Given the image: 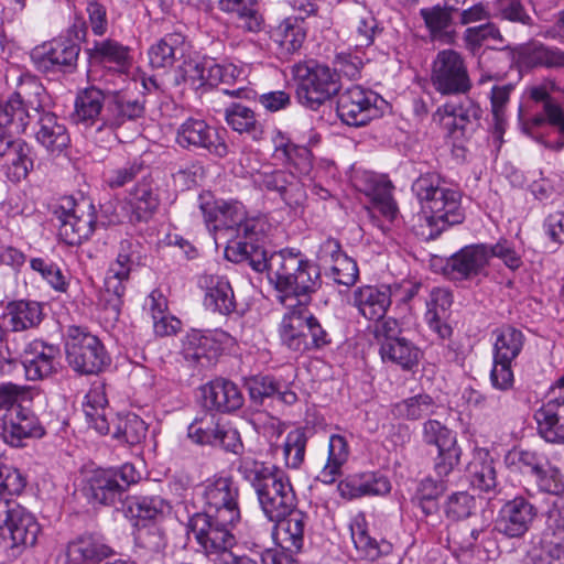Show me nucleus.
Returning a JSON list of instances; mask_svg holds the SVG:
<instances>
[{
    "label": "nucleus",
    "instance_id": "nucleus-1",
    "mask_svg": "<svg viewBox=\"0 0 564 564\" xmlns=\"http://www.w3.org/2000/svg\"><path fill=\"white\" fill-rule=\"evenodd\" d=\"M412 191L422 213L419 234L425 239H435L448 227L463 223L462 194L441 175L426 173L419 176L412 184Z\"/></svg>",
    "mask_w": 564,
    "mask_h": 564
},
{
    "label": "nucleus",
    "instance_id": "nucleus-2",
    "mask_svg": "<svg viewBox=\"0 0 564 564\" xmlns=\"http://www.w3.org/2000/svg\"><path fill=\"white\" fill-rule=\"evenodd\" d=\"M237 470L254 490L259 506L269 520H280L296 507L293 486L278 467L243 456L238 460Z\"/></svg>",
    "mask_w": 564,
    "mask_h": 564
},
{
    "label": "nucleus",
    "instance_id": "nucleus-3",
    "mask_svg": "<svg viewBox=\"0 0 564 564\" xmlns=\"http://www.w3.org/2000/svg\"><path fill=\"white\" fill-rule=\"evenodd\" d=\"M145 260V249L140 241L127 238L119 242L117 257L106 271L104 288L99 294V305L107 323L119 321L130 275L144 267Z\"/></svg>",
    "mask_w": 564,
    "mask_h": 564
},
{
    "label": "nucleus",
    "instance_id": "nucleus-4",
    "mask_svg": "<svg viewBox=\"0 0 564 564\" xmlns=\"http://www.w3.org/2000/svg\"><path fill=\"white\" fill-rule=\"evenodd\" d=\"M321 272L317 265L306 259L301 251L283 249L273 252L270 267V282L284 293L281 302H293L296 299L310 300V294L319 286Z\"/></svg>",
    "mask_w": 564,
    "mask_h": 564
},
{
    "label": "nucleus",
    "instance_id": "nucleus-5",
    "mask_svg": "<svg viewBox=\"0 0 564 564\" xmlns=\"http://www.w3.org/2000/svg\"><path fill=\"white\" fill-rule=\"evenodd\" d=\"M44 87L32 76H21L17 91L0 104V158H6L15 135L25 132L30 122V110L39 112L40 96Z\"/></svg>",
    "mask_w": 564,
    "mask_h": 564
},
{
    "label": "nucleus",
    "instance_id": "nucleus-6",
    "mask_svg": "<svg viewBox=\"0 0 564 564\" xmlns=\"http://www.w3.org/2000/svg\"><path fill=\"white\" fill-rule=\"evenodd\" d=\"M296 84V96L305 107L316 110L341 88L340 80L328 65L310 59L291 67Z\"/></svg>",
    "mask_w": 564,
    "mask_h": 564
},
{
    "label": "nucleus",
    "instance_id": "nucleus-7",
    "mask_svg": "<svg viewBox=\"0 0 564 564\" xmlns=\"http://www.w3.org/2000/svg\"><path fill=\"white\" fill-rule=\"evenodd\" d=\"M40 532L34 514L15 500L0 497V547L19 555L35 545Z\"/></svg>",
    "mask_w": 564,
    "mask_h": 564
},
{
    "label": "nucleus",
    "instance_id": "nucleus-8",
    "mask_svg": "<svg viewBox=\"0 0 564 564\" xmlns=\"http://www.w3.org/2000/svg\"><path fill=\"white\" fill-rule=\"evenodd\" d=\"M240 520L223 516L197 512L189 519V530L206 556L215 564V558L228 552L236 544L234 528Z\"/></svg>",
    "mask_w": 564,
    "mask_h": 564
},
{
    "label": "nucleus",
    "instance_id": "nucleus-9",
    "mask_svg": "<svg viewBox=\"0 0 564 564\" xmlns=\"http://www.w3.org/2000/svg\"><path fill=\"white\" fill-rule=\"evenodd\" d=\"M139 479L140 474L132 464H123L117 469H97L87 478L84 491L93 502L115 506L123 501L127 489Z\"/></svg>",
    "mask_w": 564,
    "mask_h": 564
},
{
    "label": "nucleus",
    "instance_id": "nucleus-10",
    "mask_svg": "<svg viewBox=\"0 0 564 564\" xmlns=\"http://www.w3.org/2000/svg\"><path fill=\"white\" fill-rule=\"evenodd\" d=\"M509 466L524 476L534 478L538 488L546 494L560 495L564 491V479L558 467L540 452L513 449L506 457Z\"/></svg>",
    "mask_w": 564,
    "mask_h": 564
},
{
    "label": "nucleus",
    "instance_id": "nucleus-11",
    "mask_svg": "<svg viewBox=\"0 0 564 564\" xmlns=\"http://www.w3.org/2000/svg\"><path fill=\"white\" fill-rule=\"evenodd\" d=\"M431 83L444 96L465 95L473 87L466 63L454 50L437 53L432 64Z\"/></svg>",
    "mask_w": 564,
    "mask_h": 564
},
{
    "label": "nucleus",
    "instance_id": "nucleus-12",
    "mask_svg": "<svg viewBox=\"0 0 564 564\" xmlns=\"http://www.w3.org/2000/svg\"><path fill=\"white\" fill-rule=\"evenodd\" d=\"M58 237L68 246H78L89 239L97 224L96 209L91 202L82 199L73 203L70 209L56 212Z\"/></svg>",
    "mask_w": 564,
    "mask_h": 564
},
{
    "label": "nucleus",
    "instance_id": "nucleus-13",
    "mask_svg": "<svg viewBox=\"0 0 564 564\" xmlns=\"http://www.w3.org/2000/svg\"><path fill=\"white\" fill-rule=\"evenodd\" d=\"M176 142L184 149L206 150L217 158H225L229 153L228 144L219 131L205 120L187 118L176 131Z\"/></svg>",
    "mask_w": 564,
    "mask_h": 564
},
{
    "label": "nucleus",
    "instance_id": "nucleus-14",
    "mask_svg": "<svg viewBox=\"0 0 564 564\" xmlns=\"http://www.w3.org/2000/svg\"><path fill=\"white\" fill-rule=\"evenodd\" d=\"M200 496L204 500V511L240 520L239 486L230 477H218L206 480L202 486Z\"/></svg>",
    "mask_w": 564,
    "mask_h": 564
},
{
    "label": "nucleus",
    "instance_id": "nucleus-15",
    "mask_svg": "<svg viewBox=\"0 0 564 564\" xmlns=\"http://www.w3.org/2000/svg\"><path fill=\"white\" fill-rule=\"evenodd\" d=\"M377 101V94L356 85L338 96L336 111L344 123L360 127L378 115Z\"/></svg>",
    "mask_w": 564,
    "mask_h": 564
},
{
    "label": "nucleus",
    "instance_id": "nucleus-16",
    "mask_svg": "<svg viewBox=\"0 0 564 564\" xmlns=\"http://www.w3.org/2000/svg\"><path fill=\"white\" fill-rule=\"evenodd\" d=\"M481 116L480 107L471 99L459 102H446L433 115L453 139L465 138L478 126Z\"/></svg>",
    "mask_w": 564,
    "mask_h": 564
},
{
    "label": "nucleus",
    "instance_id": "nucleus-17",
    "mask_svg": "<svg viewBox=\"0 0 564 564\" xmlns=\"http://www.w3.org/2000/svg\"><path fill=\"white\" fill-rule=\"evenodd\" d=\"M145 113L144 100L132 98L120 91H108L107 108L101 117V123L97 132H107L116 135V131L122 126L135 122Z\"/></svg>",
    "mask_w": 564,
    "mask_h": 564
},
{
    "label": "nucleus",
    "instance_id": "nucleus-18",
    "mask_svg": "<svg viewBox=\"0 0 564 564\" xmlns=\"http://www.w3.org/2000/svg\"><path fill=\"white\" fill-rule=\"evenodd\" d=\"M310 300L296 299L293 302H283L286 312L280 324V337L286 349L304 352L308 348L304 329L312 318L307 305Z\"/></svg>",
    "mask_w": 564,
    "mask_h": 564
},
{
    "label": "nucleus",
    "instance_id": "nucleus-19",
    "mask_svg": "<svg viewBox=\"0 0 564 564\" xmlns=\"http://www.w3.org/2000/svg\"><path fill=\"white\" fill-rule=\"evenodd\" d=\"M538 509L527 498L514 497L499 510L495 530L510 539L522 538L531 528Z\"/></svg>",
    "mask_w": 564,
    "mask_h": 564
},
{
    "label": "nucleus",
    "instance_id": "nucleus-20",
    "mask_svg": "<svg viewBox=\"0 0 564 564\" xmlns=\"http://www.w3.org/2000/svg\"><path fill=\"white\" fill-rule=\"evenodd\" d=\"M186 80L195 88L232 85L243 82V69L232 63H216L213 58L189 64L185 69Z\"/></svg>",
    "mask_w": 564,
    "mask_h": 564
},
{
    "label": "nucleus",
    "instance_id": "nucleus-21",
    "mask_svg": "<svg viewBox=\"0 0 564 564\" xmlns=\"http://www.w3.org/2000/svg\"><path fill=\"white\" fill-rule=\"evenodd\" d=\"M44 95L45 90L40 96L41 107L39 112L29 108L31 115L30 119L35 116L39 117L34 127V137L36 142L48 153L58 155L67 149L70 138L62 119L53 112H45L42 110Z\"/></svg>",
    "mask_w": 564,
    "mask_h": 564
},
{
    "label": "nucleus",
    "instance_id": "nucleus-22",
    "mask_svg": "<svg viewBox=\"0 0 564 564\" xmlns=\"http://www.w3.org/2000/svg\"><path fill=\"white\" fill-rule=\"evenodd\" d=\"M488 263L489 246L470 245L451 256L446 260L443 272L449 280H469L479 275Z\"/></svg>",
    "mask_w": 564,
    "mask_h": 564
},
{
    "label": "nucleus",
    "instance_id": "nucleus-23",
    "mask_svg": "<svg viewBox=\"0 0 564 564\" xmlns=\"http://www.w3.org/2000/svg\"><path fill=\"white\" fill-rule=\"evenodd\" d=\"M78 54L79 46L76 43L67 39H57L34 47L31 51V59L40 72L50 73L73 66Z\"/></svg>",
    "mask_w": 564,
    "mask_h": 564
},
{
    "label": "nucleus",
    "instance_id": "nucleus-24",
    "mask_svg": "<svg viewBox=\"0 0 564 564\" xmlns=\"http://www.w3.org/2000/svg\"><path fill=\"white\" fill-rule=\"evenodd\" d=\"M1 427L3 441L13 447L23 446L25 438L41 437L44 434L37 417L21 405L2 415Z\"/></svg>",
    "mask_w": 564,
    "mask_h": 564
},
{
    "label": "nucleus",
    "instance_id": "nucleus-25",
    "mask_svg": "<svg viewBox=\"0 0 564 564\" xmlns=\"http://www.w3.org/2000/svg\"><path fill=\"white\" fill-rule=\"evenodd\" d=\"M109 89H102L96 85H91L78 91L75 99V109L72 119L77 124L85 127H95L101 123V117L107 108Z\"/></svg>",
    "mask_w": 564,
    "mask_h": 564
},
{
    "label": "nucleus",
    "instance_id": "nucleus-26",
    "mask_svg": "<svg viewBox=\"0 0 564 564\" xmlns=\"http://www.w3.org/2000/svg\"><path fill=\"white\" fill-rule=\"evenodd\" d=\"M203 405L209 411L230 413L243 405V395L237 384L219 378L202 388Z\"/></svg>",
    "mask_w": 564,
    "mask_h": 564
},
{
    "label": "nucleus",
    "instance_id": "nucleus-27",
    "mask_svg": "<svg viewBox=\"0 0 564 564\" xmlns=\"http://www.w3.org/2000/svg\"><path fill=\"white\" fill-rule=\"evenodd\" d=\"M346 23L349 40L356 47L372 45L376 36L381 32L372 11L362 3L356 2L348 9Z\"/></svg>",
    "mask_w": 564,
    "mask_h": 564
},
{
    "label": "nucleus",
    "instance_id": "nucleus-28",
    "mask_svg": "<svg viewBox=\"0 0 564 564\" xmlns=\"http://www.w3.org/2000/svg\"><path fill=\"white\" fill-rule=\"evenodd\" d=\"M339 495L345 499L365 496H383L390 492L389 479L378 473L355 474L340 480L337 486Z\"/></svg>",
    "mask_w": 564,
    "mask_h": 564
},
{
    "label": "nucleus",
    "instance_id": "nucleus-29",
    "mask_svg": "<svg viewBox=\"0 0 564 564\" xmlns=\"http://www.w3.org/2000/svg\"><path fill=\"white\" fill-rule=\"evenodd\" d=\"M467 477L470 486L479 492L489 496L498 494L496 462L488 451L477 449L471 462L467 466Z\"/></svg>",
    "mask_w": 564,
    "mask_h": 564
},
{
    "label": "nucleus",
    "instance_id": "nucleus-30",
    "mask_svg": "<svg viewBox=\"0 0 564 564\" xmlns=\"http://www.w3.org/2000/svg\"><path fill=\"white\" fill-rule=\"evenodd\" d=\"M160 203L159 184L147 177L138 182L128 196V205L138 221L149 220L158 212Z\"/></svg>",
    "mask_w": 564,
    "mask_h": 564
},
{
    "label": "nucleus",
    "instance_id": "nucleus-31",
    "mask_svg": "<svg viewBox=\"0 0 564 564\" xmlns=\"http://www.w3.org/2000/svg\"><path fill=\"white\" fill-rule=\"evenodd\" d=\"M42 304L36 301H12L1 316L2 326L12 332L36 327L43 319Z\"/></svg>",
    "mask_w": 564,
    "mask_h": 564
},
{
    "label": "nucleus",
    "instance_id": "nucleus-32",
    "mask_svg": "<svg viewBox=\"0 0 564 564\" xmlns=\"http://www.w3.org/2000/svg\"><path fill=\"white\" fill-rule=\"evenodd\" d=\"M534 416L539 432L546 442H564V397L549 400Z\"/></svg>",
    "mask_w": 564,
    "mask_h": 564
},
{
    "label": "nucleus",
    "instance_id": "nucleus-33",
    "mask_svg": "<svg viewBox=\"0 0 564 564\" xmlns=\"http://www.w3.org/2000/svg\"><path fill=\"white\" fill-rule=\"evenodd\" d=\"M305 39V21L299 17L285 18L271 31V40L278 45V54L281 58H288L297 52Z\"/></svg>",
    "mask_w": 564,
    "mask_h": 564
},
{
    "label": "nucleus",
    "instance_id": "nucleus-34",
    "mask_svg": "<svg viewBox=\"0 0 564 564\" xmlns=\"http://www.w3.org/2000/svg\"><path fill=\"white\" fill-rule=\"evenodd\" d=\"M307 514L296 507L276 522L274 536L279 545L291 553L299 552L304 542Z\"/></svg>",
    "mask_w": 564,
    "mask_h": 564
},
{
    "label": "nucleus",
    "instance_id": "nucleus-35",
    "mask_svg": "<svg viewBox=\"0 0 564 564\" xmlns=\"http://www.w3.org/2000/svg\"><path fill=\"white\" fill-rule=\"evenodd\" d=\"M199 283L206 290L204 305L207 310L223 315L235 311L234 291L227 279L219 275H205Z\"/></svg>",
    "mask_w": 564,
    "mask_h": 564
},
{
    "label": "nucleus",
    "instance_id": "nucleus-36",
    "mask_svg": "<svg viewBox=\"0 0 564 564\" xmlns=\"http://www.w3.org/2000/svg\"><path fill=\"white\" fill-rule=\"evenodd\" d=\"M354 304L366 318L379 321L384 317L391 304V292L386 286H361L354 293Z\"/></svg>",
    "mask_w": 564,
    "mask_h": 564
},
{
    "label": "nucleus",
    "instance_id": "nucleus-37",
    "mask_svg": "<svg viewBox=\"0 0 564 564\" xmlns=\"http://www.w3.org/2000/svg\"><path fill=\"white\" fill-rule=\"evenodd\" d=\"M250 398L256 402H261L264 398H275L276 400L292 405L297 401L296 393L280 380L271 376H252L245 382Z\"/></svg>",
    "mask_w": 564,
    "mask_h": 564
},
{
    "label": "nucleus",
    "instance_id": "nucleus-38",
    "mask_svg": "<svg viewBox=\"0 0 564 564\" xmlns=\"http://www.w3.org/2000/svg\"><path fill=\"white\" fill-rule=\"evenodd\" d=\"M184 53L185 36L180 32L167 33L150 46L149 63L153 68H170Z\"/></svg>",
    "mask_w": 564,
    "mask_h": 564
},
{
    "label": "nucleus",
    "instance_id": "nucleus-39",
    "mask_svg": "<svg viewBox=\"0 0 564 564\" xmlns=\"http://www.w3.org/2000/svg\"><path fill=\"white\" fill-rule=\"evenodd\" d=\"M183 349L208 351L231 350L235 348L236 340L223 329L197 330L192 329L182 339Z\"/></svg>",
    "mask_w": 564,
    "mask_h": 564
},
{
    "label": "nucleus",
    "instance_id": "nucleus-40",
    "mask_svg": "<svg viewBox=\"0 0 564 564\" xmlns=\"http://www.w3.org/2000/svg\"><path fill=\"white\" fill-rule=\"evenodd\" d=\"M452 303V293L442 288L433 289L426 302L427 311L425 313V319L430 328L442 339L448 338L453 332L449 325L443 323Z\"/></svg>",
    "mask_w": 564,
    "mask_h": 564
},
{
    "label": "nucleus",
    "instance_id": "nucleus-41",
    "mask_svg": "<svg viewBox=\"0 0 564 564\" xmlns=\"http://www.w3.org/2000/svg\"><path fill=\"white\" fill-rule=\"evenodd\" d=\"M226 258L231 262H247L254 271H267L270 280V267L273 253L269 257L258 245L249 241H231L225 250Z\"/></svg>",
    "mask_w": 564,
    "mask_h": 564
},
{
    "label": "nucleus",
    "instance_id": "nucleus-42",
    "mask_svg": "<svg viewBox=\"0 0 564 564\" xmlns=\"http://www.w3.org/2000/svg\"><path fill=\"white\" fill-rule=\"evenodd\" d=\"M126 514L135 519V523L158 522L170 509L169 503L159 496H133L126 499Z\"/></svg>",
    "mask_w": 564,
    "mask_h": 564
},
{
    "label": "nucleus",
    "instance_id": "nucleus-43",
    "mask_svg": "<svg viewBox=\"0 0 564 564\" xmlns=\"http://www.w3.org/2000/svg\"><path fill=\"white\" fill-rule=\"evenodd\" d=\"M107 405L108 399L105 386L102 383H94L85 395L83 406L89 426L101 435L110 433V425L106 414Z\"/></svg>",
    "mask_w": 564,
    "mask_h": 564
},
{
    "label": "nucleus",
    "instance_id": "nucleus-44",
    "mask_svg": "<svg viewBox=\"0 0 564 564\" xmlns=\"http://www.w3.org/2000/svg\"><path fill=\"white\" fill-rule=\"evenodd\" d=\"M134 527V553L138 557L150 560L164 550L166 539L158 522L138 523Z\"/></svg>",
    "mask_w": 564,
    "mask_h": 564
},
{
    "label": "nucleus",
    "instance_id": "nucleus-45",
    "mask_svg": "<svg viewBox=\"0 0 564 564\" xmlns=\"http://www.w3.org/2000/svg\"><path fill=\"white\" fill-rule=\"evenodd\" d=\"M112 554L109 545L93 535L80 536L67 546V556L73 564L100 562Z\"/></svg>",
    "mask_w": 564,
    "mask_h": 564
},
{
    "label": "nucleus",
    "instance_id": "nucleus-46",
    "mask_svg": "<svg viewBox=\"0 0 564 564\" xmlns=\"http://www.w3.org/2000/svg\"><path fill=\"white\" fill-rule=\"evenodd\" d=\"M530 98L536 102H543V112L546 115L547 123L556 128L560 133V140L549 143L547 147L555 151L562 150L564 148V109L543 86L531 88Z\"/></svg>",
    "mask_w": 564,
    "mask_h": 564
},
{
    "label": "nucleus",
    "instance_id": "nucleus-47",
    "mask_svg": "<svg viewBox=\"0 0 564 564\" xmlns=\"http://www.w3.org/2000/svg\"><path fill=\"white\" fill-rule=\"evenodd\" d=\"M225 121L234 131L247 133L256 140L262 134V127L254 111L240 102H232L225 109Z\"/></svg>",
    "mask_w": 564,
    "mask_h": 564
},
{
    "label": "nucleus",
    "instance_id": "nucleus-48",
    "mask_svg": "<svg viewBox=\"0 0 564 564\" xmlns=\"http://www.w3.org/2000/svg\"><path fill=\"white\" fill-rule=\"evenodd\" d=\"M435 409L434 399L426 393H420L392 404L391 414L398 420L416 421L432 415Z\"/></svg>",
    "mask_w": 564,
    "mask_h": 564
},
{
    "label": "nucleus",
    "instance_id": "nucleus-49",
    "mask_svg": "<svg viewBox=\"0 0 564 564\" xmlns=\"http://www.w3.org/2000/svg\"><path fill=\"white\" fill-rule=\"evenodd\" d=\"M348 458V445L340 435H332L328 443V458L324 468L318 474V479L324 484H333L340 473L341 466Z\"/></svg>",
    "mask_w": 564,
    "mask_h": 564
},
{
    "label": "nucleus",
    "instance_id": "nucleus-50",
    "mask_svg": "<svg viewBox=\"0 0 564 564\" xmlns=\"http://www.w3.org/2000/svg\"><path fill=\"white\" fill-rule=\"evenodd\" d=\"M147 431L145 422L137 414L130 413L117 419L112 436L119 442L137 445L145 438Z\"/></svg>",
    "mask_w": 564,
    "mask_h": 564
},
{
    "label": "nucleus",
    "instance_id": "nucleus-51",
    "mask_svg": "<svg viewBox=\"0 0 564 564\" xmlns=\"http://www.w3.org/2000/svg\"><path fill=\"white\" fill-rule=\"evenodd\" d=\"M275 152L281 159L294 166L301 175H306L312 170V152L304 145H297L290 141L281 142L276 144Z\"/></svg>",
    "mask_w": 564,
    "mask_h": 564
},
{
    "label": "nucleus",
    "instance_id": "nucleus-52",
    "mask_svg": "<svg viewBox=\"0 0 564 564\" xmlns=\"http://www.w3.org/2000/svg\"><path fill=\"white\" fill-rule=\"evenodd\" d=\"M6 158L7 162L12 165V174L18 181L25 178L33 169L34 158L32 147L22 139H17L13 142Z\"/></svg>",
    "mask_w": 564,
    "mask_h": 564
},
{
    "label": "nucleus",
    "instance_id": "nucleus-53",
    "mask_svg": "<svg viewBox=\"0 0 564 564\" xmlns=\"http://www.w3.org/2000/svg\"><path fill=\"white\" fill-rule=\"evenodd\" d=\"M220 425L213 414L205 413L189 424L187 435L197 444L216 446Z\"/></svg>",
    "mask_w": 564,
    "mask_h": 564
},
{
    "label": "nucleus",
    "instance_id": "nucleus-54",
    "mask_svg": "<svg viewBox=\"0 0 564 564\" xmlns=\"http://www.w3.org/2000/svg\"><path fill=\"white\" fill-rule=\"evenodd\" d=\"M91 58L100 63L115 64L122 70L128 63V48L113 40L96 42L90 50Z\"/></svg>",
    "mask_w": 564,
    "mask_h": 564
},
{
    "label": "nucleus",
    "instance_id": "nucleus-55",
    "mask_svg": "<svg viewBox=\"0 0 564 564\" xmlns=\"http://www.w3.org/2000/svg\"><path fill=\"white\" fill-rule=\"evenodd\" d=\"M489 40L502 44L505 42L499 29L494 23L467 28L463 34L465 47L475 54Z\"/></svg>",
    "mask_w": 564,
    "mask_h": 564
},
{
    "label": "nucleus",
    "instance_id": "nucleus-56",
    "mask_svg": "<svg viewBox=\"0 0 564 564\" xmlns=\"http://www.w3.org/2000/svg\"><path fill=\"white\" fill-rule=\"evenodd\" d=\"M307 435L304 429H295L288 433L283 454L285 465L290 468L297 469L304 462Z\"/></svg>",
    "mask_w": 564,
    "mask_h": 564
},
{
    "label": "nucleus",
    "instance_id": "nucleus-57",
    "mask_svg": "<svg viewBox=\"0 0 564 564\" xmlns=\"http://www.w3.org/2000/svg\"><path fill=\"white\" fill-rule=\"evenodd\" d=\"M66 352L90 351L97 352L102 348L100 339L87 328L69 326L65 339Z\"/></svg>",
    "mask_w": 564,
    "mask_h": 564
},
{
    "label": "nucleus",
    "instance_id": "nucleus-58",
    "mask_svg": "<svg viewBox=\"0 0 564 564\" xmlns=\"http://www.w3.org/2000/svg\"><path fill=\"white\" fill-rule=\"evenodd\" d=\"M452 11L453 10L447 8L445 4L444 7L437 4L420 10V15L424 20V23L434 40L441 39L445 35V31L452 22Z\"/></svg>",
    "mask_w": 564,
    "mask_h": 564
},
{
    "label": "nucleus",
    "instance_id": "nucleus-59",
    "mask_svg": "<svg viewBox=\"0 0 564 564\" xmlns=\"http://www.w3.org/2000/svg\"><path fill=\"white\" fill-rule=\"evenodd\" d=\"M423 441L436 446L438 451L458 446L456 434L436 420H427L423 424Z\"/></svg>",
    "mask_w": 564,
    "mask_h": 564
},
{
    "label": "nucleus",
    "instance_id": "nucleus-60",
    "mask_svg": "<svg viewBox=\"0 0 564 564\" xmlns=\"http://www.w3.org/2000/svg\"><path fill=\"white\" fill-rule=\"evenodd\" d=\"M564 561V539L545 532L542 541V547L533 556L534 564H563Z\"/></svg>",
    "mask_w": 564,
    "mask_h": 564
},
{
    "label": "nucleus",
    "instance_id": "nucleus-61",
    "mask_svg": "<svg viewBox=\"0 0 564 564\" xmlns=\"http://www.w3.org/2000/svg\"><path fill=\"white\" fill-rule=\"evenodd\" d=\"M68 365L79 375H95L110 365V355H66Z\"/></svg>",
    "mask_w": 564,
    "mask_h": 564
},
{
    "label": "nucleus",
    "instance_id": "nucleus-62",
    "mask_svg": "<svg viewBox=\"0 0 564 564\" xmlns=\"http://www.w3.org/2000/svg\"><path fill=\"white\" fill-rule=\"evenodd\" d=\"M476 509L475 498L466 491L452 494L445 505V513L452 520L470 517Z\"/></svg>",
    "mask_w": 564,
    "mask_h": 564
},
{
    "label": "nucleus",
    "instance_id": "nucleus-63",
    "mask_svg": "<svg viewBox=\"0 0 564 564\" xmlns=\"http://www.w3.org/2000/svg\"><path fill=\"white\" fill-rule=\"evenodd\" d=\"M332 70L335 72L338 78L344 76L349 79H357L364 66V59L357 53L339 52L335 55Z\"/></svg>",
    "mask_w": 564,
    "mask_h": 564
},
{
    "label": "nucleus",
    "instance_id": "nucleus-64",
    "mask_svg": "<svg viewBox=\"0 0 564 564\" xmlns=\"http://www.w3.org/2000/svg\"><path fill=\"white\" fill-rule=\"evenodd\" d=\"M494 346L496 352L507 350L509 352H520L523 346V334L511 326H503L492 333Z\"/></svg>",
    "mask_w": 564,
    "mask_h": 564
}]
</instances>
